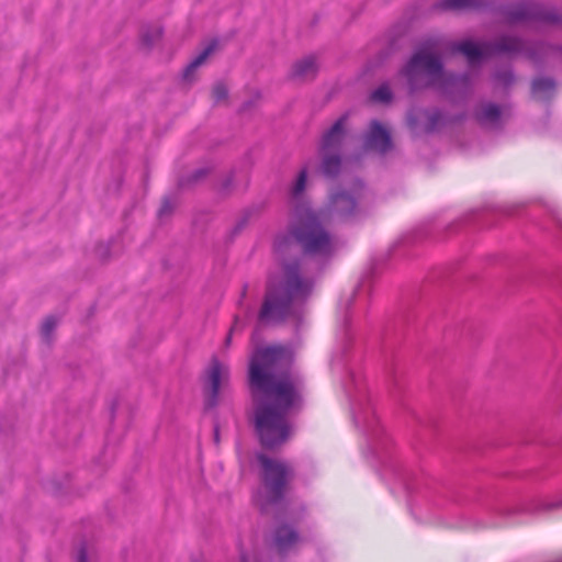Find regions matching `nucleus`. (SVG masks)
I'll use <instances>...</instances> for the list:
<instances>
[{
  "mask_svg": "<svg viewBox=\"0 0 562 562\" xmlns=\"http://www.w3.org/2000/svg\"><path fill=\"white\" fill-rule=\"evenodd\" d=\"M291 353L283 346L257 349L248 369L249 386L255 402V428L266 449H276L291 436L288 415L302 406V386L286 367Z\"/></svg>",
  "mask_w": 562,
  "mask_h": 562,
  "instance_id": "f257e3e1",
  "label": "nucleus"
},
{
  "mask_svg": "<svg viewBox=\"0 0 562 562\" xmlns=\"http://www.w3.org/2000/svg\"><path fill=\"white\" fill-rule=\"evenodd\" d=\"M323 214L305 204H296L286 234L276 237L273 249L277 256H284L295 243L304 255L313 257L330 256L336 249V240L322 221Z\"/></svg>",
  "mask_w": 562,
  "mask_h": 562,
  "instance_id": "f03ea898",
  "label": "nucleus"
},
{
  "mask_svg": "<svg viewBox=\"0 0 562 562\" xmlns=\"http://www.w3.org/2000/svg\"><path fill=\"white\" fill-rule=\"evenodd\" d=\"M313 281L301 273L297 260L284 262L280 277L270 280L258 314L262 325L279 324L291 313L294 305L311 294Z\"/></svg>",
  "mask_w": 562,
  "mask_h": 562,
  "instance_id": "7ed1b4c3",
  "label": "nucleus"
},
{
  "mask_svg": "<svg viewBox=\"0 0 562 562\" xmlns=\"http://www.w3.org/2000/svg\"><path fill=\"white\" fill-rule=\"evenodd\" d=\"M257 461L261 488L256 493L254 501L262 512H267L269 506L284 498L295 473L290 463L265 453H258Z\"/></svg>",
  "mask_w": 562,
  "mask_h": 562,
  "instance_id": "20e7f679",
  "label": "nucleus"
},
{
  "mask_svg": "<svg viewBox=\"0 0 562 562\" xmlns=\"http://www.w3.org/2000/svg\"><path fill=\"white\" fill-rule=\"evenodd\" d=\"M441 48L436 41L423 44L403 70L413 89L439 85L443 79Z\"/></svg>",
  "mask_w": 562,
  "mask_h": 562,
  "instance_id": "39448f33",
  "label": "nucleus"
},
{
  "mask_svg": "<svg viewBox=\"0 0 562 562\" xmlns=\"http://www.w3.org/2000/svg\"><path fill=\"white\" fill-rule=\"evenodd\" d=\"M504 20L508 24L538 22L544 25L562 24V12L531 1L512 4L504 11Z\"/></svg>",
  "mask_w": 562,
  "mask_h": 562,
  "instance_id": "423d86ee",
  "label": "nucleus"
},
{
  "mask_svg": "<svg viewBox=\"0 0 562 562\" xmlns=\"http://www.w3.org/2000/svg\"><path fill=\"white\" fill-rule=\"evenodd\" d=\"M454 50L464 55L470 64H474L483 57L494 54H515L525 50L524 43L513 36H503L496 43H474L472 41H463L454 45Z\"/></svg>",
  "mask_w": 562,
  "mask_h": 562,
  "instance_id": "0eeeda50",
  "label": "nucleus"
},
{
  "mask_svg": "<svg viewBox=\"0 0 562 562\" xmlns=\"http://www.w3.org/2000/svg\"><path fill=\"white\" fill-rule=\"evenodd\" d=\"M229 379V369L226 364L220 362L216 358L212 359L206 371L207 404L214 406L217 402L221 387H224Z\"/></svg>",
  "mask_w": 562,
  "mask_h": 562,
  "instance_id": "6e6552de",
  "label": "nucleus"
},
{
  "mask_svg": "<svg viewBox=\"0 0 562 562\" xmlns=\"http://www.w3.org/2000/svg\"><path fill=\"white\" fill-rule=\"evenodd\" d=\"M346 122L347 116L342 115L323 134L319 153L341 154V145L346 135Z\"/></svg>",
  "mask_w": 562,
  "mask_h": 562,
  "instance_id": "1a4fd4ad",
  "label": "nucleus"
},
{
  "mask_svg": "<svg viewBox=\"0 0 562 562\" xmlns=\"http://www.w3.org/2000/svg\"><path fill=\"white\" fill-rule=\"evenodd\" d=\"M366 146L379 153H386L392 147L390 131L378 121H372L366 136Z\"/></svg>",
  "mask_w": 562,
  "mask_h": 562,
  "instance_id": "9d476101",
  "label": "nucleus"
},
{
  "mask_svg": "<svg viewBox=\"0 0 562 562\" xmlns=\"http://www.w3.org/2000/svg\"><path fill=\"white\" fill-rule=\"evenodd\" d=\"M357 207L356 198L345 191L333 193L329 198V212L340 217H349Z\"/></svg>",
  "mask_w": 562,
  "mask_h": 562,
  "instance_id": "9b49d317",
  "label": "nucleus"
},
{
  "mask_svg": "<svg viewBox=\"0 0 562 562\" xmlns=\"http://www.w3.org/2000/svg\"><path fill=\"white\" fill-rule=\"evenodd\" d=\"M318 71V65L315 57L307 56L297 60L291 70V78L296 81H307L313 79Z\"/></svg>",
  "mask_w": 562,
  "mask_h": 562,
  "instance_id": "f8f14e48",
  "label": "nucleus"
},
{
  "mask_svg": "<svg viewBox=\"0 0 562 562\" xmlns=\"http://www.w3.org/2000/svg\"><path fill=\"white\" fill-rule=\"evenodd\" d=\"M299 541V535L289 526H281L274 536V547L280 553L292 549Z\"/></svg>",
  "mask_w": 562,
  "mask_h": 562,
  "instance_id": "ddd939ff",
  "label": "nucleus"
},
{
  "mask_svg": "<svg viewBox=\"0 0 562 562\" xmlns=\"http://www.w3.org/2000/svg\"><path fill=\"white\" fill-rule=\"evenodd\" d=\"M483 0H434L432 9L437 12L461 11L479 8Z\"/></svg>",
  "mask_w": 562,
  "mask_h": 562,
  "instance_id": "4468645a",
  "label": "nucleus"
},
{
  "mask_svg": "<svg viewBox=\"0 0 562 562\" xmlns=\"http://www.w3.org/2000/svg\"><path fill=\"white\" fill-rule=\"evenodd\" d=\"M322 158L321 170L325 177L331 178L339 173L341 167L340 153H319Z\"/></svg>",
  "mask_w": 562,
  "mask_h": 562,
  "instance_id": "2eb2a0df",
  "label": "nucleus"
},
{
  "mask_svg": "<svg viewBox=\"0 0 562 562\" xmlns=\"http://www.w3.org/2000/svg\"><path fill=\"white\" fill-rule=\"evenodd\" d=\"M555 82L549 78H537L532 81L531 93L538 100H548L553 97Z\"/></svg>",
  "mask_w": 562,
  "mask_h": 562,
  "instance_id": "dca6fc26",
  "label": "nucleus"
},
{
  "mask_svg": "<svg viewBox=\"0 0 562 562\" xmlns=\"http://www.w3.org/2000/svg\"><path fill=\"white\" fill-rule=\"evenodd\" d=\"M501 116V109L494 103H483L476 111V119L483 124H495Z\"/></svg>",
  "mask_w": 562,
  "mask_h": 562,
  "instance_id": "f3484780",
  "label": "nucleus"
},
{
  "mask_svg": "<svg viewBox=\"0 0 562 562\" xmlns=\"http://www.w3.org/2000/svg\"><path fill=\"white\" fill-rule=\"evenodd\" d=\"M216 43L207 45L186 68L183 77L189 79L191 75L209 58V56L215 50Z\"/></svg>",
  "mask_w": 562,
  "mask_h": 562,
  "instance_id": "a211bd4d",
  "label": "nucleus"
},
{
  "mask_svg": "<svg viewBox=\"0 0 562 562\" xmlns=\"http://www.w3.org/2000/svg\"><path fill=\"white\" fill-rule=\"evenodd\" d=\"M306 182H307V169L303 168L299 172L294 183L290 188V196L293 202H299L301 200V198L305 191V188H306Z\"/></svg>",
  "mask_w": 562,
  "mask_h": 562,
  "instance_id": "6ab92c4d",
  "label": "nucleus"
},
{
  "mask_svg": "<svg viewBox=\"0 0 562 562\" xmlns=\"http://www.w3.org/2000/svg\"><path fill=\"white\" fill-rule=\"evenodd\" d=\"M392 100V91L387 85H381L370 94V101L373 103H389Z\"/></svg>",
  "mask_w": 562,
  "mask_h": 562,
  "instance_id": "aec40b11",
  "label": "nucleus"
},
{
  "mask_svg": "<svg viewBox=\"0 0 562 562\" xmlns=\"http://www.w3.org/2000/svg\"><path fill=\"white\" fill-rule=\"evenodd\" d=\"M228 94L227 88L223 83H217L212 90V98L215 103H221L226 100Z\"/></svg>",
  "mask_w": 562,
  "mask_h": 562,
  "instance_id": "412c9836",
  "label": "nucleus"
},
{
  "mask_svg": "<svg viewBox=\"0 0 562 562\" xmlns=\"http://www.w3.org/2000/svg\"><path fill=\"white\" fill-rule=\"evenodd\" d=\"M56 327V321L53 317H47L42 325V334L44 337H49L54 328Z\"/></svg>",
  "mask_w": 562,
  "mask_h": 562,
  "instance_id": "4be33fe9",
  "label": "nucleus"
},
{
  "mask_svg": "<svg viewBox=\"0 0 562 562\" xmlns=\"http://www.w3.org/2000/svg\"><path fill=\"white\" fill-rule=\"evenodd\" d=\"M496 80L501 85L508 86L513 82L514 77L510 71H504L496 75Z\"/></svg>",
  "mask_w": 562,
  "mask_h": 562,
  "instance_id": "5701e85b",
  "label": "nucleus"
},
{
  "mask_svg": "<svg viewBox=\"0 0 562 562\" xmlns=\"http://www.w3.org/2000/svg\"><path fill=\"white\" fill-rule=\"evenodd\" d=\"M77 562H87L85 549L81 548L77 555Z\"/></svg>",
  "mask_w": 562,
  "mask_h": 562,
  "instance_id": "b1692460",
  "label": "nucleus"
},
{
  "mask_svg": "<svg viewBox=\"0 0 562 562\" xmlns=\"http://www.w3.org/2000/svg\"><path fill=\"white\" fill-rule=\"evenodd\" d=\"M235 326H236V324L231 328V331L228 333V335H227V337H226V339H225V345H226V346H229V344H231V341H232V333H233V330H234Z\"/></svg>",
  "mask_w": 562,
  "mask_h": 562,
  "instance_id": "393cba45",
  "label": "nucleus"
},
{
  "mask_svg": "<svg viewBox=\"0 0 562 562\" xmlns=\"http://www.w3.org/2000/svg\"><path fill=\"white\" fill-rule=\"evenodd\" d=\"M168 209H169V205H168V202L166 201V202H164V204H162V207H161V210H160V213H164V212H165V211H167Z\"/></svg>",
  "mask_w": 562,
  "mask_h": 562,
  "instance_id": "a878e982",
  "label": "nucleus"
},
{
  "mask_svg": "<svg viewBox=\"0 0 562 562\" xmlns=\"http://www.w3.org/2000/svg\"><path fill=\"white\" fill-rule=\"evenodd\" d=\"M527 56L531 59H536V53L535 52H527Z\"/></svg>",
  "mask_w": 562,
  "mask_h": 562,
  "instance_id": "bb28decb",
  "label": "nucleus"
},
{
  "mask_svg": "<svg viewBox=\"0 0 562 562\" xmlns=\"http://www.w3.org/2000/svg\"><path fill=\"white\" fill-rule=\"evenodd\" d=\"M246 293H247V285H244L243 291H241V299L245 297Z\"/></svg>",
  "mask_w": 562,
  "mask_h": 562,
  "instance_id": "cd10ccee",
  "label": "nucleus"
},
{
  "mask_svg": "<svg viewBox=\"0 0 562 562\" xmlns=\"http://www.w3.org/2000/svg\"><path fill=\"white\" fill-rule=\"evenodd\" d=\"M240 562H248V560L246 559V557H244V555H243V557L240 558Z\"/></svg>",
  "mask_w": 562,
  "mask_h": 562,
  "instance_id": "c85d7f7f",
  "label": "nucleus"
},
{
  "mask_svg": "<svg viewBox=\"0 0 562 562\" xmlns=\"http://www.w3.org/2000/svg\"><path fill=\"white\" fill-rule=\"evenodd\" d=\"M558 224L562 228V220L561 218L558 220Z\"/></svg>",
  "mask_w": 562,
  "mask_h": 562,
  "instance_id": "c756f323",
  "label": "nucleus"
}]
</instances>
